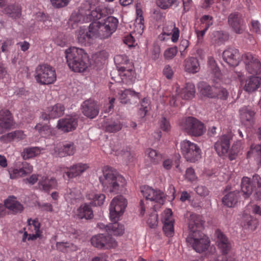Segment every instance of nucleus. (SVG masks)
Returning <instances> with one entry per match:
<instances>
[{
	"label": "nucleus",
	"mask_w": 261,
	"mask_h": 261,
	"mask_svg": "<svg viewBox=\"0 0 261 261\" xmlns=\"http://www.w3.org/2000/svg\"><path fill=\"white\" fill-rule=\"evenodd\" d=\"M186 216V223L189 228H200L204 227L201 216L190 212L187 213Z\"/></svg>",
	"instance_id": "obj_29"
},
{
	"label": "nucleus",
	"mask_w": 261,
	"mask_h": 261,
	"mask_svg": "<svg viewBox=\"0 0 261 261\" xmlns=\"http://www.w3.org/2000/svg\"><path fill=\"white\" fill-rule=\"evenodd\" d=\"M258 220L247 214L244 215L242 217L241 225L243 227L256 228L258 226Z\"/></svg>",
	"instance_id": "obj_42"
},
{
	"label": "nucleus",
	"mask_w": 261,
	"mask_h": 261,
	"mask_svg": "<svg viewBox=\"0 0 261 261\" xmlns=\"http://www.w3.org/2000/svg\"><path fill=\"white\" fill-rule=\"evenodd\" d=\"M35 78L41 85H49L56 81L57 76L56 71L51 66L42 64L36 67Z\"/></svg>",
	"instance_id": "obj_9"
},
{
	"label": "nucleus",
	"mask_w": 261,
	"mask_h": 261,
	"mask_svg": "<svg viewBox=\"0 0 261 261\" xmlns=\"http://www.w3.org/2000/svg\"><path fill=\"white\" fill-rule=\"evenodd\" d=\"M65 110L64 107L61 103H57L47 109L46 112L42 113V119L47 120L50 118H56L63 115Z\"/></svg>",
	"instance_id": "obj_26"
},
{
	"label": "nucleus",
	"mask_w": 261,
	"mask_h": 261,
	"mask_svg": "<svg viewBox=\"0 0 261 261\" xmlns=\"http://www.w3.org/2000/svg\"><path fill=\"white\" fill-rule=\"evenodd\" d=\"M215 94V96L222 99H226L228 96V92L225 88H220L219 89L215 88L214 92Z\"/></svg>",
	"instance_id": "obj_61"
},
{
	"label": "nucleus",
	"mask_w": 261,
	"mask_h": 261,
	"mask_svg": "<svg viewBox=\"0 0 261 261\" xmlns=\"http://www.w3.org/2000/svg\"><path fill=\"white\" fill-rule=\"evenodd\" d=\"M198 88L200 93L203 96L207 97L213 98L215 97L214 93L215 88H212L207 83L202 82L198 84Z\"/></svg>",
	"instance_id": "obj_41"
},
{
	"label": "nucleus",
	"mask_w": 261,
	"mask_h": 261,
	"mask_svg": "<svg viewBox=\"0 0 261 261\" xmlns=\"http://www.w3.org/2000/svg\"><path fill=\"white\" fill-rule=\"evenodd\" d=\"M90 28L94 41L97 39H106L112 35L107 29L104 28V25L100 21L92 22L90 23Z\"/></svg>",
	"instance_id": "obj_15"
},
{
	"label": "nucleus",
	"mask_w": 261,
	"mask_h": 261,
	"mask_svg": "<svg viewBox=\"0 0 261 261\" xmlns=\"http://www.w3.org/2000/svg\"><path fill=\"white\" fill-rule=\"evenodd\" d=\"M65 54L68 66L74 72H84L91 64L88 54L83 48L71 47Z\"/></svg>",
	"instance_id": "obj_3"
},
{
	"label": "nucleus",
	"mask_w": 261,
	"mask_h": 261,
	"mask_svg": "<svg viewBox=\"0 0 261 261\" xmlns=\"http://www.w3.org/2000/svg\"><path fill=\"white\" fill-rule=\"evenodd\" d=\"M141 192L146 200H149L154 204L153 209L155 211L164 204L165 196L160 190L145 186L141 188Z\"/></svg>",
	"instance_id": "obj_11"
},
{
	"label": "nucleus",
	"mask_w": 261,
	"mask_h": 261,
	"mask_svg": "<svg viewBox=\"0 0 261 261\" xmlns=\"http://www.w3.org/2000/svg\"><path fill=\"white\" fill-rule=\"evenodd\" d=\"M104 25V28L107 29L112 35L117 30L119 21L118 19L114 16H108L101 22Z\"/></svg>",
	"instance_id": "obj_39"
},
{
	"label": "nucleus",
	"mask_w": 261,
	"mask_h": 261,
	"mask_svg": "<svg viewBox=\"0 0 261 261\" xmlns=\"http://www.w3.org/2000/svg\"><path fill=\"white\" fill-rule=\"evenodd\" d=\"M185 68L187 72L194 73L199 70V64L198 60L193 57L188 58L185 61Z\"/></svg>",
	"instance_id": "obj_40"
},
{
	"label": "nucleus",
	"mask_w": 261,
	"mask_h": 261,
	"mask_svg": "<svg viewBox=\"0 0 261 261\" xmlns=\"http://www.w3.org/2000/svg\"><path fill=\"white\" fill-rule=\"evenodd\" d=\"M81 110L83 114L90 118H94L99 113V107L97 102L89 99L84 101L81 105Z\"/></svg>",
	"instance_id": "obj_16"
},
{
	"label": "nucleus",
	"mask_w": 261,
	"mask_h": 261,
	"mask_svg": "<svg viewBox=\"0 0 261 261\" xmlns=\"http://www.w3.org/2000/svg\"><path fill=\"white\" fill-rule=\"evenodd\" d=\"M41 233L42 231L40 229H36V233L33 234H29L27 232H24L23 234L22 241L25 242L27 240H35L41 236Z\"/></svg>",
	"instance_id": "obj_58"
},
{
	"label": "nucleus",
	"mask_w": 261,
	"mask_h": 261,
	"mask_svg": "<svg viewBox=\"0 0 261 261\" xmlns=\"http://www.w3.org/2000/svg\"><path fill=\"white\" fill-rule=\"evenodd\" d=\"M254 181L256 182L255 187V193L253 195L254 199L256 200H261V178L257 175H253Z\"/></svg>",
	"instance_id": "obj_55"
},
{
	"label": "nucleus",
	"mask_w": 261,
	"mask_h": 261,
	"mask_svg": "<svg viewBox=\"0 0 261 261\" xmlns=\"http://www.w3.org/2000/svg\"><path fill=\"white\" fill-rule=\"evenodd\" d=\"M242 60L249 73L258 74L261 73V63L256 57L250 53H246L242 56Z\"/></svg>",
	"instance_id": "obj_12"
},
{
	"label": "nucleus",
	"mask_w": 261,
	"mask_h": 261,
	"mask_svg": "<svg viewBox=\"0 0 261 261\" xmlns=\"http://www.w3.org/2000/svg\"><path fill=\"white\" fill-rule=\"evenodd\" d=\"M162 221L164 223L163 228H173L174 221L171 209L168 208L165 210L163 215Z\"/></svg>",
	"instance_id": "obj_45"
},
{
	"label": "nucleus",
	"mask_w": 261,
	"mask_h": 261,
	"mask_svg": "<svg viewBox=\"0 0 261 261\" xmlns=\"http://www.w3.org/2000/svg\"><path fill=\"white\" fill-rule=\"evenodd\" d=\"M158 223V215L155 213L151 214L147 221V224L150 228H155Z\"/></svg>",
	"instance_id": "obj_60"
},
{
	"label": "nucleus",
	"mask_w": 261,
	"mask_h": 261,
	"mask_svg": "<svg viewBox=\"0 0 261 261\" xmlns=\"http://www.w3.org/2000/svg\"><path fill=\"white\" fill-rule=\"evenodd\" d=\"M14 125V121L11 112L7 110L0 111V134L10 129Z\"/></svg>",
	"instance_id": "obj_20"
},
{
	"label": "nucleus",
	"mask_w": 261,
	"mask_h": 261,
	"mask_svg": "<svg viewBox=\"0 0 261 261\" xmlns=\"http://www.w3.org/2000/svg\"><path fill=\"white\" fill-rule=\"evenodd\" d=\"M5 12L14 19L19 18L21 16L20 8L18 5H9L5 9Z\"/></svg>",
	"instance_id": "obj_51"
},
{
	"label": "nucleus",
	"mask_w": 261,
	"mask_h": 261,
	"mask_svg": "<svg viewBox=\"0 0 261 261\" xmlns=\"http://www.w3.org/2000/svg\"><path fill=\"white\" fill-rule=\"evenodd\" d=\"M145 156L152 164H157L161 159V154L156 150L148 148L145 151Z\"/></svg>",
	"instance_id": "obj_49"
},
{
	"label": "nucleus",
	"mask_w": 261,
	"mask_h": 261,
	"mask_svg": "<svg viewBox=\"0 0 261 261\" xmlns=\"http://www.w3.org/2000/svg\"><path fill=\"white\" fill-rule=\"evenodd\" d=\"M114 62L119 75L123 83L129 84L134 82L136 79L134 67L125 55H118L114 57Z\"/></svg>",
	"instance_id": "obj_4"
},
{
	"label": "nucleus",
	"mask_w": 261,
	"mask_h": 261,
	"mask_svg": "<svg viewBox=\"0 0 261 261\" xmlns=\"http://www.w3.org/2000/svg\"><path fill=\"white\" fill-rule=\"evenodd\" d=\"M99 180L104 191L115 194L122 191L126 185L125 179L109 166L102 168V175L99 177Z\"/></svg>",
	"instance_id": "obj_1"
},
{
	"label": "nucleus",
	"mask_w": 261,
	"mask_h": 261,
	"mask_svg": "<svg viewBox=\"0 0 261 261\" xmlns=\"http://www.w3.org/2000/svg\"><path fill=\"white\" fill-rule=\"evenodd\" d=\"M215 235L217 237V243L219 248L223 254H227L231 248V243L228 238L221 231L220 229H216Z\"/></svg>",
	"instance_id": "obj_23"
},
{
	"label": "nucleus",
	"mask_w": 261,
	"mask_h": 261,
	"mask_svg": "<svg viewBox=\"0 0 261 261\" xmlns=\"http://www.w3.org/2000/svg\"><path fill=\"white\" fill-rule=\"evenodd\" d=\"M75 152V147L72 142H65L63 144L57 145L54 147L53 154L60 157L66 155H72Z\"/></svg>",
	"instance_id": "obj_21"
},
{
	"label": "nucleus",
	"mask_w": 261,
	"mask_h": 261,
	"mask_svg": "<svg viewBox=\"0 0 261 261\" xmlns=\"http://www.w3.org/2000/svg\"><path fill=\"white\" fill-rule=\"evenodd\" d=\"M195 94V86L192 83H187L186 87L182 89L180 94L182 98L189 99L194 97Z\"/></svg>",
	"instance_id": "obj_47"
},
{
	"label": "nucleus",
	"mask_w": 261,
	"mask_h": 261,
	"mask_svg": "<svg viewBox=\"0 0 261 261\" xmlns=\"http://www.w3.org/2000/svg\"><path fill=\"white\" fill-rule=\"evenodd\" d=\"M144 18L142 15V11L139 9H137V17L134 22V30L133 34L138 35L139 36H141L144 30Z\"/></svg>",
	"instance_id": "obj_38"
},
{
	"label": "nucleus",
	"mask_w": 261,
	"mask_h": 261,
	"mask_svg": "<svg viewBox=\"0 0 261 261\" xmlns=\"http://www.w3.org/2000/svg\"><path fill=\"white\" fill-rule=\"evenodd\" d=\"M139 93H137L130 89H125L124 90H121L118 93L121 102L124 103H126L127 102V97L128 95L136 96L137 97H139Z\"/></svg>",
	"instance_id": "obj_54"
},
{
	"label": "nucleus",
	"mask_w": 261,
	"mask_h": 261,
	"mask_svg": "<svg viewBox=\"0 0 261 261\" xmlns=\"http://www.w3.org/2000/svg\"><path fill=\"white\" fill-rule=\"evenodd\" d=\"M247 155V158L254 157L258 163L261 164V145L252 144Z\"/></svg>",
	"instance_id": "obj_48"
},
{
	"label": "nucleus",
	"mask_w": 261,
	"mask_h": 261,
	"mask_svg": "<svg viewBox=\"0 0 261 261\" xmlns=\"http://www.w3.org/2000/svg\"><path fill=\"white\" fill-rule=\"evenodd\" d=\"M112 153L121 159L127 165L133 163L136 159L135 153L131 152L128 147L116 150L114 149Z\"/></svg>",
	"instance_id": "obj_27"
},
{
	"label": "nucleus",
	"mask_w": 261,
	"mask_h": 261,
	"mask_svg": "<svg viewBox=\"0 0 261 261\" xmlns=\"http://www.w3.org/2000/svg\"><path fill=\"white\" fill-rule=\"evenodd\" d=\"M57 182L54 177L42 176L39 179L38 188L42 191L48 192L50 190L57 187Z\"/></svg>",
	"instance_id": "obj_30"
},
{
	"label": "nucleus",
	"mask_w": 261,
	"mask_h": 261,
	"mask_svg": "<svg viewBox=\"0 0 261 261\" xmlns=\"http://www.w3.org/2000/svg\"><path fill=\"white\" fill-rule=\"evenodd\" d=\"M179 126L188 135L195 137L202 135L206 130L203 123L193 117L182 119L179 123Z\"/></svg>",
	"instance_id": "obj_8"
},
{
	"label": "nucleus",
	"mask_w": 261,
	"mask_h": 261,
	"mask_svg": "<svg viewBox=\"0 0 261 261\" xmlns=\"http://www.w3.org/2000/svg\"><path fill=\"white\" fill-rule=\"evenodd\" d=\"M127 204L126 199L122 196H117L113 198L109 205L110 218L112 224L105 228H118L117 222L124 213Z\"/></svg>",
	"instance_id": "obj_6"
},
{
	"label": "nucleus",
	"mask_w": 261,
	"mask_h": 261,
	"mask_svg": "<svg viewBox=\"0 0 261 261\" xmlns=\"http://www.w3.org/2000/svg\"><path fill=\"white\" fill-rule=\"evenodd\" d=\"M180 150L184 157L188 162L194 163L201 157V150L196 143L188 140L180 143Z\"/></svg>",
	"instance_id": "obj_10"
},
{
	"label": "nucleus",
	"mask_w": 261,
	"mask_h": 261,
	"mask_svg": "<svg viewBox=\"0 0 261 261\" xmlns=\"http://www.w3.org/2000/svg\"><path fill=\"white\" fill-rule=\"evenodd\" d=\"M200 22L201 23V28H205L208 30L213 24V17L208 15H203L200 18Z\"/></svg>",
	"instance_id": "obj_57"
},
{
	"label": "nucleus",
	"mask_w": 261,
	"mask_h": 261,
	"mask_svg": "<svg viewBox=\"0 0 261 261\" xmlns=\"http://www.w3.org/2000/svg\"><path fill=\"white\" fill-rule=\"evenodd\" d=\"M161 128L165 132H168L170 130L171 126L169 121L165 117L162 118L160 121V124Z\"/></svg>",
	"instance_id": "obj_62"
},
{
	"label": "nucleus",
	"mask_w": 261,
	"mask_h": 261,
	"mask_svg": "<svg viewBox=\"0 0 261 261\" xmlns=\"http://www.w3.org/2000/svg\"><path fill=\"white\" fill-rule=\"evenodd\" d=\"M56 247L58 250L62 252L75 251L77 249L76 246L68 242H58L56 244Z\"/></svg>",
	"instance_id": "obj_52"
},
{
	"label": "nucleus",
	"mask_w": 261,
	"mask_h": 261,
	"mask_svg": "<svg viewBox=\"0 0 261 261\" xmlns=\"http://www.w3.org/2000/svg\"><path fill=\"white\" fill-rule=\"evenodd\" d=\"M42 150L38 147H27L23 149L21 155L24 160L30 159L39 155Z\"/></svg>",
	"instance_id": "obj_43"
},
{
	"label": "nucleus",
	"mask_w": 261,
	"mask_h": 261,
	"mask_svg": "<svg viewBox=\"0 0 261 261\" xmlns=\"http://www.w3.org/2000/svg\"><path fill=\"white\" fill-rule=\"evenodd\" d=\"M53 6L56 8L65 7L69 2L70 0H50Z\"/></svg>",
	"instance_id": "obj_63"
},
{
	"label": "nucleus",
	"mask_w": 261,
	"mask_h": 261,
	"mask_svg": "<svg viewBox=\"0 0 261 261\" xmlns=\"http://www.w3.org/2000/svg\"><path fill=\"white\" fill-rule=\"evenodd\" d=\"M5 204L7 208L13 213H20L23 210V206L16 200L13 196L9 197L5 201Z\"/></svg>",
	"instance_id": "obj_37"
},
{
	"label": "nucleus",
	"mask_w": 261,
	"mask_h": 261,
	"mask_svg": "<svg viewBox=\"0 0 261 261\" xmlns=\"http://www.w3.org/2000/svg\"><path fill=\"white\" fill-rule=\"evenodd\" d=\"M228 22L233 32L236 34H242L246 29L243 16L238 12H235L230 14L228 18Z\"/></svg>",
	"instance_id": "obj_14"
},
{
	"label": "nucleus",
	"mask_w": 261,
	"mask_h": 261,
	"mask_svg": "<svg viewBox=\"0 0 261 261\" xmlns=\"http://www.w3.org/2000/svg\"><path fill=\"white\" fill-rule=\"evenodd\" d=\"M255 113L250 107H243L240 110V116L241 122L244 124L248 125L253 120Z\"/></svg>",
	"instance_id": "obj_34"
},
{
	"label": "nucleus",
	"mask_w": 261,
	"mask_h": 261,
	"mask_svg": "<svg viewBox=\"0 0 261 261\" xmlns=\"http://www.w3.org/2000/svg\"><path fill=\"white\" fill-rule=\"evenodd\" d=\"M35 129L38 130L41 136L44 137H47L52 135V129L47 125H42L38 123L35 126Z\"/></svg>",
	"instance_id": "obj_53"
},
{
	"label": "nucleus",
	"mask_w": 261,
	"mask_h": 261,
	"mask_svg": "<svg viewBox=\"0 0 261 261\" xmlns=\"http://www.w3.org/2000/svg\"><path fill=\"white\" fill-rule=\"evenodd\" d=\"M188 236L186 242L188 246L198 253L206 251L210 245V240L208 237L202 233L200 229H187Z\"/></svg>",
	"instance_id": "obj_5"
},
{
	"label": "nucleus",
	"mask_w": 261,
	"mask_h": 261,
	"mask_svg": "<svg viewBox=\"0 0 261 261\" xmlns=\"http://www.w3.org/2000/svg\"><path fill=\"white\" fill-rule=\"evenodd\" d=\"M103 126L106 132L114 133L121 129L122 124L118 120H110L106 122Z\"/></svg>",
	"instance_id": "obj_46"
},
{
	"label": "nucleus",
	"mask_w": 261,
	"mask_h": 261,
	"mask_svg": "<svg viewBox=\"0 0 261 261\" xmlns=\"http://www.w3.org/2000/svg\"><path fill=\"white\" fill-rule=\"evenodd\" d=\"M228 39V34L222 31H214L210 36L211 42L215 46L223 44Z\"/></svg>",
	"instance_id": "obj_33"
},
{
	"label": "nucleus",
	"mask_w": 261,
	"mask_h": 261,
	"mask_svg": "<svg viewBox=\"0 0 261 261\" xmlns=\"http://www.w3.org/2000/svg\"><path fill=\"white\" fill-rule=\"evenodd\" d=\"M86 198L93 206H100L104 203L106 196L100 192L92 191L87 194Z\"/></svg>",
	"instance_id": "obj_32"
},
{
	"label": "nucleus",
	"mask_w": 261,
	"mask_h": 261,
	"mask_svg": "<svg viewBox=\"0 0 261 261\" xmlns=\"http://www.w3.org/2000/svg\"><path fill=\"white\" fill-rule=\"evenodd\" d=\"M253 180V176L251 178L245 176L242 179L241 188L245 198H248L250 196L252 193L253 187H256V182Z\"/></svg>",
	"instance_id": "obj_28"
},
{
	"label": "nucleus",
	"mask_w": 261,
	"mask_h": 261,
	"mask_svg": "<svg viewBox=\"0 0 261 261\" xmlns=\"http://www.w3.org/2000/svg\"><path fill=\"white\" fill-rule=\"evenodd\" d=\"M243 149V142L241 140L235 141L229 152L228 156L230 160H233L241 153Z\"/></svg>",
	"instance_id": "obj_44"
},
{
	"label": "nucleus",
	"mask_w": 261,
	"mask_h": 261,
	"mask_svg": "<svg viewBox=\"0 0 261 261\" xmlns=\"http://www.w3.org/2000/svg\"><path fill=\"white\" fill-rule=\"evenodd\" d=\"M89 167L88 164L86 163H75L69 168H67L68 170L65 172V174L69 178H72L80 176L86 171Z\"/></svg>",
	"instance_id": "obj_25"
},
{
	"label": "nucleus",
	"mask_w": 261,
	"mask_h": 261,
	"mask_svg": "<svg viewBox=\"0 0 261 261\" xmlns=\"http://www.w3.org/2000/svg\"><path fill=\"white\" fill-rule=\"evenodd\" d=\"M260 86L261 77L251 76L246 80L244 89L247 92H252Z\"/></svg>",
	"instance_id": "obj_35"
},
{
	"label": "nucleus",
	"mask_w": 261,
	"mask_h": 261,
	"mask_svg": "<svg viewBox=\"0 0 261 261\" xmlns=\"http://www.w3.org/2000/svg\"><path fill=\"white\" fill-rule=\"evenodd\" d=\"M240 197L239 191L232 190L230 187L227 186L225 189L222 202L224 205L228 207H232L237 203Z\"/></svg>",
	"instance_id": "obj_17"
},
{
	"label": "nucleus",
	"mask_w": 261,
	"mask_h": 261,
	"mask_svg": "<svg viewBox=\"0 0 261 261\" xmlns=\"http://www.w3.org/2000/svg\"><path fill=\"white\" fill-rule=\"evenodd\" d=\"M179 4V0H157L156 4L162 9H167L172 6L177 7Z\"/></svg>",
	"instance_id": "obj_50"
},
{
	"label": "nucleus",
	"mask_w": 261,
	"mask_h": 261,
	"mask_svg": "<svg viewBox=\"0 0 261 261\" xmlns=\"http://www.w3.org/2000/svg\"><path fill=\"white\" fill-rule=\"evenodd\" d=\"M33 166L27 162H22L19 166H14L8 170L11 179H17L25 176L33 172Z\"/></svg>",
	"instance_id": "obj_13"
},
{
	"label": "nucleus",
	"mask_w": 261,
	"mask_h": 261,
	"mask_svg": "<svg viewBox=\"0 0 261 261\" xmlns=\"http://www.w3.org/2000/svg\"><path fill=\"white\" fill-rule=\"evenodd\" d=\"M177 53V48L176 46H174L166 49L164 51V56L166 59L171 60L176 55Z\"/></svg>",
	"instance_id": "obj_59"
},
{
	"label": "nucleus",
	"mask_w": 261,
	"mask_h": 261,
	"mask_svg": "<svg viewBox=\"0 0 261 261\" xmlns=\"http://www.w3.org/2000/svg\"><path fill=\"white\" fill-rule=\"evenodd\" d=\"M109 235L99 234L93 237L91 239V244L99 249L115 248L117 242L112 237V235L120 236L124 233V229H108Z\"/></svg>",
	"instance_id": "obj_7"
},
{
	"label": "nucleus",
	"mask_w": 261,
	"mask_h": 261,
	"mask_svg": "<svg viewBox=\"0 0 261 261\" xmlns=\"http://www.w3.org/2000/svg\"><path fill=\"white\" fill-rule=\"evenodd\" d=\"M14 44V41L12 39H7L4 41L2 46V51L3 52H7L9 51L10 46Z\"/></svg>",
	"instance_id": "obj_64"
},
{
	"label": "nucleus",
	"mask_w": 261,
	"mask_h": 261,
	"mask_svg": "<svg viewBox=\"0 0 261 261\" xmlns=\"http://www.w3.org/2000/svg\"><path fill=\"white\" fill-rule=\"evenodd\" d=\"M231 138L229 135H222L214 145L215 149L219 156L225 155L228 153L230 148Z\"/></svg>",
	"instance_id": "obj_18"
},
{
	"label": "nucleus",
	"mask_w": 261,
	"mask_h": 261,
	"mask_svg": "<svg viewBox=\"0 0 261 261\" xmlns=\"http://www.w3.org/2000/svg\"><path fill=\"white\" fill-rule=\"evenodd\" d=\"M170 30L169 32V36L171 35V41L173 43H176L177 42L179 37V30L178 28L175 27V23H171L170 24Z\"/></svg>",
	"instance_id": "obj_56"
},
{
	"label": "nucleus",
	"mask_w": 261,
	"mask_h": 261,
	"mask_svg": "<svg viewBox=\"0 0 261 261\" xmlns=\"http://www.w3.org/2000/svg\"><path fill=\"white\" fill-rule=\"evenodd\" d=\"M76 36L78 42L82 45H86L95 42L90 28V24L89 26L88 31L84 26L80 27L76 32Z\"/></svg>",
	"instance_id": "obj_22"
},
{
	"label": "nucleus",
	"mask_w": 261,
	"mask_h": 261,
	"mask_svg": "<svg viewBox=\"0 0 261 261\" xmlns=\"http://www.w3.org/2000/svg\"><path fill=\"white\" fill-rule=\"evenodd\" d=\"M25 138V135L22 130H15L8 133L0 137V140L3 142H9L12 141H19L24 139Z\"/></svg>",
	"instance_id": "obj_36"
},
{
	"label": "nucleus",
	"mask_w": 261,
	"mask_h": 261,
	"mask_svg": "<svg viewBox=\"0 0 261 261\" xmlns=\"http://www.w3.org/2000/svg\"><path fill=\"white\" fill-rule=\"evenodd\" d=\"M77 126V119L75 117L66 116L58 120L57 127L64 132L74 130Z\"/></svg>",
	"instance_id": "obj_19"
},
{
	"label": "nucleus",
	"mask_w": 261,
	"mask_h": 261,
	"mask_svg": "<svg viewBox=\"0 0 261 261\" xmlns=\"http://www.w3.org/2000/svg\"><path fill=\"white\" fill-rule=\"evenodd\" d=\"M75 216L79 219H91L94 216L93 210L87 203L82 204L76 211Z\"/></svg>",
	"instance_id": "obj_31"
},
{
	"label": "nucleus",
	"mask_w": 261,
	"mask_h": 261,
	"mask_svg": "<svg viewBox=\"0 0 261 261\" xmlns=\"http://www.w3.org/2000/svg\"><path fill=\"white\" fill-rule=\"evenodd\" d=\"M99 0H87L81 6L77 12L73 13L70 20L74 23L97 21L103 15L99 8Z\"/></svg>",
	"instance_id": "obj_2"
},
{
	"label": "nucleus",
	"mask_w": 261,
	"mask_h": 261,
	"mask_svg": "<svg viewBox=\"0 0 261 261\" xmlns=\"http://www.w3.org/2000/svg\"><path fill=\"white\" fill-rule=\"evenodd\" d=\"M239 53L238 49L233 48H228L223 53L224 61L231 66H237L239 62Z\"/></svg>",
	"instance_id": "obj_24"
}]
</instances>
